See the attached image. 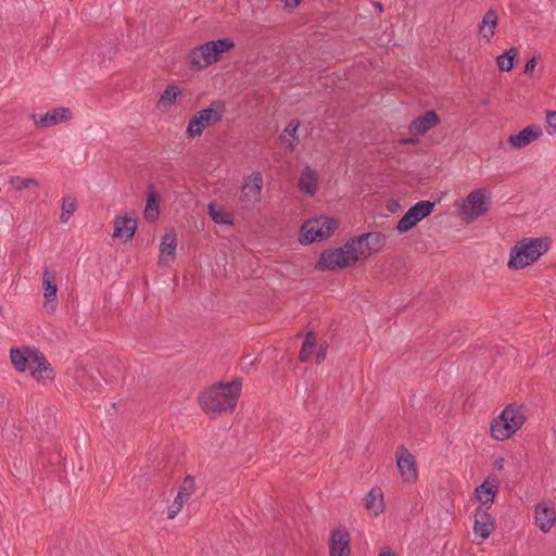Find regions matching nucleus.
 Here are the masks:
<instances>
[{
  "instance_id": "obj_6",
  "label": "nucleus",
  "mask_w": 556,
  "mask_h": 556,
  "mask_svg": "<svg viewBox=\"0 0 556 556\" xmlns=\"http://www.w3.org/2000/svg\"><path fill=\"white\" fill-rule=\"evenodd\" d=\"M386 241L387 237L381 232H367L352 238L345 244L355 264L357 261L379 252L384 247Z\"/></svg>"
},
{
  "instance_id": "obj_9",
  "label": "nucleus",
  "mask_w": 556,
  "mask_h": 556,
  "mask_svg": "<svg viewBox=\"0 0 556 556\" xmlns=\"http://www.w3.org/2000/svg\"><path fill=\"white\" fill-rule=\"evenodd\" d=\"M263 176L260 172H253L243 178L240 189L239 203L244 210H252L262 200Z\"/></svg>"
},
{
  "instance_id": "obj_40",
  "label": "nucleus",
  "mask_w": 556,
  "mask_h": 556,
  "mask_svg": "<svg viewBox=\"0 0 556 556\" xmlns=\"http://www.w3.org/2000/svg\"><path fill=\"white\" fill-rule=\"evenodd\" d=\"M327 349H328L327 344H321L318 348L316 355H315L316 363L320 364L326 358Z\"/></svg>"
},
{
  "instance_id": "obj_27",
  "label": "nucleus",
  "mask_w": 556,
  "mask_h": 556,
  "mask_svg": "<svg viewBox=\"0 0 556 556\" xmlns=\"http://www.w3.org/2000/svg\"><path fill=\"white\" fill-rule=\"evenodd\" d=\"M496 25H497V14L494 10H489L484 14V16L481 21V24L479 26V30H480V34L482 35V37L485 39H490L491 37H493V35L495 33Z\"/></svg>"
},
{
  "instance_id": "obj_28",
  "label": "nucleus",
  "mask_w": 556,
  "mask_h": 556,
  "mask_svg": "<svg viewBox=\"0 0 556 556\" xmlns=\"http://www.w3.org/2000/svg\"><path fill=\"white\" fill-rule=\"evenodd\" d=\"M180 94L181 90L179 87L175 85L167 86L159 99L157 108L161 110H168L175 104Z\"/></svg>"
},
{
  "instance_id": "obj_12",
  "label": "nucleus",
  "mask_w": 556,
  "mask_h": 556,
  "mask_svg": "<svg viewBox=\"0 0 556 556\" xmlns=\"http://www.w3.org/2000/svg\"><path fill=\"white\" fill-rule=\"evenodd\" d=\"M38 351L30 346L12 348L10 350V359L13 367L18 372L28 371L31 364L38 359Z\"/></svg>"
},
{
  "instance_id": "obj_26",
  "label": "nucleus",
  "mask_w": 556,
  "mask_h": 556,
  "mask_svg": "<svg viewBox=\"0 0 556 556\" xmlns=\"http://www.w3.org/2000/svg\"><path fill=\"white\" fill-rule=\"evenodd\" d=\"M160 214L159 198L154 186L150 185L148 188L147 204L144 208V217L148 220H154Z\"/></svg>"
},
{
  "instance_id": "obj_3",
  "label": "nucleus",
  "mask_w": 556,
  "mask_h": 556,
  "mask_svg": "<svg viewBox=\"0 0 556 556\" xmlns=\"http://www.w3.org/2000/svg\"><path fill=\"white\" fill-rule=\"evenodd\" d=\"M235 42L229 38L207 41L190 50L188 61L191 68L202 70L222 60L223 55L233 49Z\"/></svg>"
},
{
  "instance_id": "obj_24",
  "label": "nucleus",
  "mask_w": 556,
  "mask_h": 556,
  "mask_svg": "<svg viewBox=\"0 0 556 556\" xmlns=\"http://www.w3.org/2000/svg\"><path fill=\"white\" fill-rule=\"evenodd\" d=\"M42 288L46 302H56L58 286L55 282V275L47 268L42 273Z\"/></svg>"
},
{
  "instance_id": "obj_18",
  "label": "nucleus",
  "mask_w": 556,
  "mask_h": 556,
  "mask_svg": "<svg viewBox=\"0 0 556 556\" xmlns=\"http://www.w3.org/2000/svg\"><path fill=\"white\" fill-rule=\"evenodd\" d=\"M177 236L174 229H168L162 237L160 244V264H169L176 258Z\"/></svg>"
},
{
  "instance_id": "obj_1",
  "label": "nucleus",
  "mask_w": 556,
  "mask_h": 556,
  "mask_svg": "<svg viewBox=\"0 0 556 556\" xmlns=\"http://www.w3.org/2000/svg\"><path fill=\"white\" fill-rule=\"evenodd\" d=\"M241 388V379L214 384L199 395L200 406L211 416L232 412L237 406Z\"/></svg>"
},
{
  "instance_id": "obj_22",
  "label": "nucleus",
  "mask_w": 556,
  "mask_h": 556,
  "mask_svg": "<svg viewBox=\"0 0 556 556\" xmlns=\"http://www.w3.org/2000/svg\"><path fill=\"white\" fill-rule=\"evenodd\" d=\"M493 530V519L482 507H478L475 514V534L481 536L482 540L489 538Z\"/></svg>"
},
{
  "instance_id": "obj_36",
  "label": "nucleus",
  "mask_w": 556,
  "mask_h": 556,
  "mask_svg": "<svg viewBox=\"0 0 556 556\" xmlns=\"http://www.w3.org/2000/svg\"><path fill=\"white\" fill-rule=\"evenodd\" d=\"M497 493V489H475L476 500L481 503V506L492 504Z\"/></svg>"
},
{
  "instance_id": "obj_17",
  "label": "nucleus",
  "mask_w": 556,
  "mask_h": 556,
  "mask_svg": "<svg viewBox=\"0 0 556 556\" xmlns=\"http://www.w3.org/2000/svg\"><path fill=\"white\" fill-rule=\"evenodd\" d=\"M350 533L345 530L336 529L330 534V556H351Z\"/></svg>"
},
{
  "instance_id": "obj_23",
  "label": "nucleus",
  "mask_w": 556,
  "mask_h": 556,
  "mask_svg": "<svg viewBox=\"0 0 556 556\" xmlns=\"http://www.w3.org/2000/svg\"><path fill=\"white\" fill-rule=\"evenodd\" d=\"M365 508L372 513L374 516H379L384 511V497L382 489H370L364 498Z\"/></svg>"
},
{
  "instance_id": "obj_5",
  "label": "nucleus",
  "mask_w": 556,
  "mask_h": 556,
  "mask_svg": "<svg viewBox=\"0 0 556 556\" xmlns=\"http://www.w3.org/2000/svg\"><path fill=\"white\" fill-rule=\"evenodd\" d=\"M338 228V220L329 216H318L306 220L300 230L299 241L309 244L328 239Z\"/></svg>"
},
{
  "instance_id": "obj_19",
  "label": "nucleus",
  "mask_w": 556,
  "mask_h": 556,
  "mask_svg": "<svg viewBox=\"0 0 556 556\" xmlns=\"http://www.w3.org/2000/svg\"><path fill=\"white\" fill-rule=\"evenodd\" d=\"M28 371L36 381L41 383L50 382L55 377L53 368L41 352L38 354V359L31 364Z\"/></svg>"
},
{
  "instance_id": "obj_21",
  "label": "nucleus",
  "mask_w": 556,
  "mask_h": 556,
  "mask_svg": "<svg viewBox=\"0 0 556 556\" xmlns=\"http://www.w3.org/2000/svg\"><path fill=\"white\" fill-rule=\"evenodd\" d=\"M318 177V172L306 166L299 177L298 187L300 191L313 197L317 191Z\"/></svg>"
},
{
  "instance_id": "obj_49",
  "label": "nucleus",
  "mask_w": 556,
  "mask_h": 556,
  "mask_svg": "<svg viewBox=\"0 0 556 556\" xmlns=\"http://www.w3.org/2000/svg\"><path fill=\"white\" fill-rule=\"evenodd\" d=\"M489 482L488 481H484L480 486L481 488H484V486H488Z\"/></svg>"
},
{
  "instance_id": "obj_48",
  "label": "nucleus",
  "mask_w": 556,
  "mask_h": 556,
  "mask_svg": "<svg viewBox=\"0 0 556 556\" xmlns=\"http://www.w3.org/2000/svg\"><path fill=\"white\" fill-rule=\"evenodd\" d=\"M376 8L379 10V11H382V5L380 3H377L376 4Z\"/></svg>"
},
{
  "instance_id": "obj_20",
  "label": "nucleus",
  "mask_w": 556,
  "mask_h": 556,
  "mask_svg": "<svg viewBox=\"0 0 556 556\" xmlns=\"http://www.w3.org/2000/svg\"><path fill=\"white\" fill-rule=\"evenodd\" d=\"M440 123V118L434 111H428L422 116L415 118L409 125V132L415 136H424L432 127Z\"/></svg>"
},
{
  "instance_id": "obj_42",
  "label": "nucleus",
  "mask_w": 556,
  "mask_h": 556,
  "mask_svg": "<svg viewBox=\"0 0 556 556\" xmlns=\"http://www.w3.org/2000/svg\"><path fill=\"white\" fill-rule=\"evenodd\" d=\"M379 556H396L393 552H391L389 548H383Z\"/></svg>"
},
{
  "instance_id": "obj_7",
  "label": "nucleus",
  "mask_w": 556,
  "mask_h": 556,
  "mask_svg": "<svg viewBox=\"0 0 556 556\" xmlns=\"http://www.w3.org/2000/svg\"><path fill=\"white\" fill-rule=\"evenodd\" d=\"M457 206L459 207L462 219L467 224H471L489 211V192L483 188L475 189Z\"/></svg>"
},
{
  "instance_id": "obj_47",
  "label": "nucleus",
  "mask_w": 556,
  "mask_h": 556,
  "mask_svg": "<svg viewBox=\"0 0 556 556\" xmlns=\"http://www.w3.org/2000/svg\"><path fill=\"white\" fill-rule=\"evenodd\" d=\"M185 482H189V483H192L193 482V478L190 477V476H187L186 478V481Z\"/></svg>"
},
{
  "instance_id": "obj_32",
  "label": "nucleus",
  "mask_w": 556,
  "mask_h": 556,
  "mask_svg": "<svg viewBox=\"0 0 556 556\" xmlns=\"http://www.w3.org/2000/svg\"><path fill=\"white\" fill-rule=\"evenodd\" d=\"M518 54L516 48L511 47L503 54L496 58V64L498 68L503 72H509L514 67V61Z\"/></svg>"
},
{
  "instance_id": "obj_10",
  "label": "nucleus",
  "mask_w": 556,
  "mask_h": 556,
  "mask_svg": "<svg viewBox=\"0 0 556 556\" xmlns=\"http://www.w3.org/2000/svg\"><path fill=\"white\" fill-rule=\"evenodd\" d=\"M354 265L352 255L346 249V244L338 249H329L321 253L316 268L319 270H334L338 268Z\"/></svg>"
},
{
  "instance_id": "obj_14",
  "label": "nucleus",
  "mask_w": 556,
  "mask_h": 556,
  "mask_svg": "<svg viewBox=\"0 0 556 556\" xmlns=\"http://www.w3.org/2000/svg\"><path fill=\"white\" fill-rule=\"evenodd\" d=\"M396 463L404 482L415 483L417 480V467L415 457L412 455V453L402 446L397 453Z\"/></svg>"
},
{
  "instance_id": "obj_11",
  "label": "nucleus",
  "mask_w": 556,
  "mask_h": 556,
  "mask_svg": "<svg viewBox=\"0 0 556 556\" xmlns=\"http://www.w3.org/2000/svg\"><path fill=\"white\" fill-rule=\"evenodd\" d=\"M31 121L39 128H48L73 118V114L68 108L61 106L48 111L45 114H31Z\"/></svg>"
},
{
  "instance_id": "obj_43",
  "label": "nucleus",
  "mask_w": 556,
  "mask_h": 556,
  "mask_svg": "<svg viewBox=\"0 0 556 556\" xmlns=\"http://www.w3.org/2000/svg\"><path fill=\"white\" fill-rule=\"evenodd\" d=\"M504 463H505L504 458L500 457V458H497V459L495 460V463H494V464H495V467H496V468H498V469H503V467H504Z\"/></svg>"
},
{
  "instance_id": "obj_30",
  "label": "nucleus",
  "mask_w": 556,
  "mask_h": 556,
  "mask_svg": "<svg viewBox=\"0 0 556 556\" xmlns=\"http://www.w3.org/2000/svg\"><path fill=\"white\" fill-rule=\"evenodd\" d=\"M299 127L300 122L298 119H292L288 123L282 134L280 135L281 142L288 146L291 150H293L299 142V138L296 137Z\"/></svg>"
},
{
  "instance_id": "obj_8",
  "label": "nucleus",
  "mask_w": 556,
  "mask_h": 556,
  "mask_svg": "<svg viewBox=\"0 0 556 556\" xmlns=\"http://www.w3.org/2000/svg\"><path fill=\"white\" fill-rule=\"evenodd\" d=\"M224 112V104L219 102H213L207 109L199 111L188 123L186 129L187 137H200L204 129L222 121Z\"/></svg>"
},
{
  "instance_id": "obj_16",
  "label": "nucleus",
  "mask_w": 556,
  "mask_h": 556,
  "mask_svg": "<svg viewBox=\"0 0 556 556\" xmlns=\"http://www.w3.org/2000/svg\"><path fill=\"white\" fill-rule=\"evenodd\" d=\"M535 525L544 533L548 532L556 521V513L552 501L540 502L534 511Z\"/></svg>"
},
{
  "instance_id": "obj_29",
  "label": "nucleus",
  "mask_w": 556,
  "mask_h": 556,
  "mask_svg": "<svg viewBox=\"0 0 556 556\" xmlns=\"http://www.w3.org/2000/svg\"><path fill=\"white\" fill-rule=\"evenodd\" d=\"M191 489H179L174 497L173 503L168 507L167 518L174 519L184 507V504L191 497Z\"/></svg>"
},
{
  "instance_id": "obj_25",
  "label": "nucleus",
  "mask_w": 556,
  "mask_h": 556,
  "mask_svg": "<svg viewBox=\"0 0 556 556\" xmlns=\"http://www.w3.org/2000/svg\"><path fill=\"white\" fill-rule=\"evenodd\" d=\"M207 213L216 224L231 225L233 223L232 215L218 203L211 202L207 205Z\"/></svg>"
},
{
  "instance_id": "obj_45",
  "label": "nucleus",
  "mask_w": 556,
  "mask_h": 556,
  "mask_svg": "<svg viewBox=\"0 0 556 556\" xmlns=\"http://www.w3.org/2000/svg\"><path fill=\"white\" fill-rule=\"evenodd\" d=\"M397 206H399V204H397V203H394V204L392 205V207L390 206L389 208H390V211H391V212H395V210H396V207H397Z\"/></svg>"
},
{
  "instance_id": "obj_35",
  "label": "nucleus",
  "mask_w": 556,
  "mask_h": 556,
  "mask_svg": "<svg viewBox=\"0 0 556 556\" xmlns=\"http://www.w3.org/2000/svg\"><path fill=\"white\" fill-rule=\"evenodd\" d=\"M77 204L76 199L71 195L63 197L62 200V212L60 219L62 223H67L72 214L76 211Z\"/></svg>"
},
{
  "instance_id": "obj_31",
  "label": "nucleus",
  "mask_w": 556,
  "mask_h": 556,
  "mask_svg": "<svg viewBox=\"0 0 556 556\" xmlns=\"http://www.w3.org/2000/svg\"><path fill=\"white\" fill-rule=\"evenodd\" d=\"M434 210V203L428 200H422L414 204L408 212L417 223L429 216Z\"/></svg>"
},
{
  "instance_id": "obj_44",
  "label": "nucleus",
  "mask_w": 556,
  "mask_h": 556,
  "mask_svg": "<svg viewBox=\"0 0 556 556\" xmlns=\"http://www.w3.org/2000/svg\"><path fill=\"white\" fill-rule=\"evenodd\" d=\"M417 142H418V139H415V138H406V139L402 140V143H405V144H415Z\"/></svg>"
},
{
  "instance_id": "obj_46",
  "label": "nucleus",
  "mask_w": 556,
  "mask_h": 556,
  "mask_svg": "<svg viewBox=\"0 0 556 556\" xmlns=\"http://www.w3.org/2000/svg\"><path fill=\"white\" fill-rule=\"evenodd\" d=\"M397 206H399V204H397V203H394V204L392 205V207L390 206L389 208H390V211H391V212H395V210H396V207H397Z\"/></svg>"
},
{
  "instance_id": "obj_15",
  "label": "nucleus",
  "mask_w": 556,
  "mask_h": 556,
  "mask_svg": "<svg viewBox=\"0 0 556 556\" xmlns=\"http://www.w3.org/2000/svg\"><path fill=\"white\" fill-rule=\"evenodd\" d=\"M113 239L127 242L132 239L137 229V219L130 214L117 215L114 218Z\"/></svg>"
},
{
  "instance_id": "obj_37",
  "label": "nucleus",
  "mask_w": 556,
  "mask_h": 556,
  "mask_svg": "<svg viewBox=\"0 0 556 556\" xmlns=\"http://www.w3.org/2000/svg\"><path fill=\"white\" fill-rule=\"evenodd\" d=\"M417 222L407 211L403 217L397 222L396 230L400 233H406L417 226Z\"/></svg>"
},
{
  "instance_id": "obj_13",
  "label": "nucleus",
  "mask_w": 556,
  "mask_h": 556,
  "mask_svg": "<svg viewBox=\"0 0 556 556\" xmlns=\"http://www.w3.org/2000/svg\"><path fill=\"white\" fill-rule=\"evenodd\" d=\"M543 136V129L540 125L531 124L515 135H510L507 139L509 146L514 149L521 150L532 142L539 140Z\"/></svg>"
},
{
  "instance_id": "obj_38",
  "label": "nucleus",
  "mask_w": 556,
  "mask_h": 556,
  "mask_svg": "<svg viewBox=\"0 0 556 556\" xmlns=\"http://www.w3.org/2000/svg\"><path fill=\"white\" fill-rule=\"evenodd\" d=\"M546 132L549 136L556 135V111H549L545 116Z\"/></svg>"
},
{
  "instance_id": "obj_39",
  "label": "nucleus",
  "mask_w": 556,
  "mask_h": 556,
  "mask_svg": "<svg viewBox=\"0 0 556 556\" xmlns=\"http://www.w3.org/2000/svg\"><path fill=\"white\" fill-rule=\"evenodd\" d=\"M538 61L535 56H532L525 65L523 73L526 75H532L534 73V70L536 67Z\"/></svg>"
},
{
  "instance_id": "obj_34",
  "label": "nucleus",
  "mask_w": 556,
  "mask_h": 556,
  "mask_svg": "<svg viewBox=\"0 0 556 556\" xmlns=\"http://www.w3.org/2000/svg\"><path fill=\"white\" fill-rule=\"evenodd\" d=\"M316 346V339L313 332H308L304 339L302 349L300 351V361L301 362H307L315 350Z\"/></svg>"
},
{
  "instance_id": "obj_41",
  "label": "nucleus",
  "mask_w": 556,
  "mask_h": 556,
  "mask_svg": "<svg viewBox=\"0 0 556 556\" xmlns=\"http://www.w3.org/2000/svg\"><path fill=\"white\" fill-rule=\"evenodd\" d=\"M286 8L294 9L296 8L302 0H282Z\"/></svg>"
},
{
  "instance_id": "obj_33",
  "label": "nucleus",
  "mask_w": 556,
  "mask_h": 556,
  "mask_svg": "<svg viewBox=\"0 0 556 556\" xmlns=\"http://www.w3.org/2000/svg\"><path fill=\"white\" fill-rule=\"evenodd\" d=\"M12 189L22 191L25 189L37 188L39 186L38 180L35 178H25L20 176H12L8 180Z\"/></svg>"
},
{
  "instance_id": "obj_4",
  "label": "nucleus",
  "mask_w": 556,
  "mask_h": 556,
  "mask_svg": "<svg viewBox=\"0 0 556 556\" xmlns=\"http://www.w3.org/2000/svg\"><path fill=\"white\" fill-rule=\"evenodd\" d=\"M525 415L518 407L506 406L502 413L492 420L490 434L497 441H504L515 434L523 425Z\"/></svg>"
},
{
  "instance_id": "obj_2",
  "label": "nucleus",
  "mask_w": 556,
  "mask_h": 556,
  "mask_svg": "<svg viewBox=\"0 0 556 556\" xmlns=\"http://www.w3.org/2000/svg\"><path fill=\"white\" fill-rule=\"evenodd\" d=\"M552 245L549 237H526L518 240L509 251L507 267L520 270L533 265L546 254Z\"/></svg>"
}]
</instances>
